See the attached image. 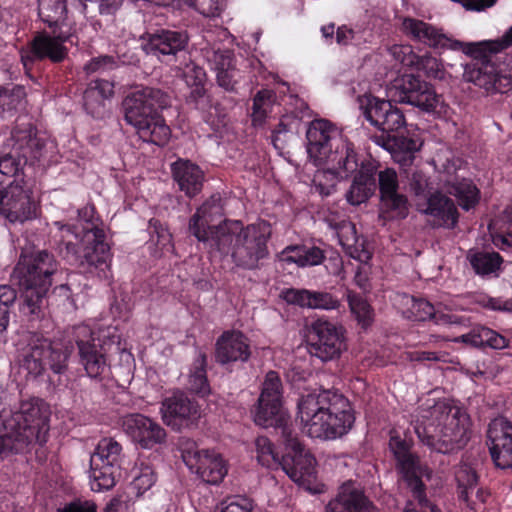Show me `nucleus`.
<instances>
[{
    "instance_id": "nucleus-40",
    "label": "nucleus",
    "mask_w": 512,
    "mask_h": 512,
    "mask_svg": "<svg viewBox=\"0 0 512 512\" xmlns=\"http://www.w3.org/2000/svg\"><path fill=\"white\" fill-rule=\"evenodd\" d=\"M446 190L457 198L459 205L464 210L473 208L479 201V190L471 180L455 179L447 181Z\"/></svg>"
},
{
    "instance_id": "nucleus-37",
    "label": "nucleus",
    "mask_w": 512,
    "mask_h": 512,
    "mask_svg": "<svg viewBox=\"0 0 512 512\" xmlns=\"http://www.w3.org/2000/svg\"><path fill=\"white\" fill-rule=\"evenodd\" d=\"M324 259L323 251L318 247L288 246L279 254V260L298 267L319 265Z\"/></svg>"
},
{
    "instance_id": "nucleus-16",
    "label": "nucleus",
    "mask_w": 512,
    "mask_h": 512,
    "mask_svg": "<svg viewBox=\"0 0 512 512\" xmlns=\"http://www.w3.org/2000/svg\"><path fill=\"white\" fill-rule=\"evenodd\" d=\"M67 40V36L57 33L56 30H53V35L38 33L28 47L21 50V61L25 69H31L35 61L44 59H49L53 63L62 62L68 54L64 46Z\"/></svg>"
},
{
    "instance_id": "nucleus-34",
    "label": "nucleus",
    "mask_w": 512,
    "mask_h": 512,
    "mask_svg": "<svg viewBox=\"0 0 512 512\" xmlns=\"http://www.w3.org/2000/svg\"><path fill=\"white\" fill-rule=\"evenodd\" d=\"M407 306V317L417 321L433 319L436 324L447 325L456 323L452 315L436 312L434 306L425 299H416L412 296L404 297Z\"/></svg>"
},
{
    "instance_id": "nucleus-61",
    "label": "nucleus",
    "mask_w": 512,
    "mask_h": 512,
    "mask_svg": "<svg viewBox=\"0 0 512 512\" xmlns=\"http://www.w3.org/2000/svg\"><path fill=\"white\" fill-rule=\"evenodd\" d=\"M114 64L113 58L109 56H100L91 59L84 66V71L87 74H92L95 72H102L108 67H112Z\"/></svg>"
},
{
    "instance_id": "nucleus-62",
    "label": "nucleus",
    "mask_w": 512,
    "mask_h": 512,
    "mask_svg": "<svg viewBox=\"0 0 512 512\" xmlns=\"http://www.w3.org/2000/svg\"><path fill=\"white\" fill-rule=\"evenodd\" d=\"M58 512H97V506L93 501L77 499L58 509Z\"/></svg>"
},
{
    "instance_id": "nucleus-1",
    "label": "nucleus",
    "mask_w": 512,
    "mask_h": 512,
    "mask_svg": "<svg viewBox=\"0 0 512 512\" xmlns=\"http://www.w3.org/2000/svg\"><path fill=\"white\" fill-rule=\"evenodd\" d=\"M298 416L303 432L321 440L344 436L355 421L348 399L332 390L302 396L298 402Z\"/></svg>"
},
{
    "instance_id": "nucleus-55",
    "label": "nucleus",
    "mask_w": 512,
    "mask_h": 512,
    "mask_svg": "<svg viewBox=\"0 0 512 512\" xmlns=\"http://www.w3.org/2000/svg\"><path fill=\"white\" fill-rule=\"evenodd\" d=\"M253 502L245 496H232L221 503V512H252Z\"/></svg>"
},
{
    "instance_id": "nucleus-20",
    "label": "nucleus",
    "mask_w": 512,
    "mask_h": 512,
    "mask_svg": "<svg viewBox=\"0 0 512 512\" xmlns=\"http://www.w3.org/2000/svg\"><path fill=\"white\" fill-rule=\"evenodd\" d=\"M306 138L309 157L316 165H322L327 154L334 149L343 135L328 120L318 119L310 123Z\"/></svg>"
},
{
    "instance_id": "nucleus-54",
    "label": "nucleus",
    "mask_w": 512,
    "mask_h": 512,
    "mask_svg": "<svg viewBox=\"0 0 512 512\" xmlns=\"http://www.w3.org/2000/svg\"><path fill=\"white\" fill-rule=\"evenodd\" d=\"M341 305L340 300L326 291H313L310 309L335 310Z\"/></svg>"
},
{
    "instance_id": "nucleus-15",
    "label": "nucleus",
    "mask_w": 512,
    "mask_h": 512,
    "mask_svg": "<svg viewBox=\"0 0 512 512\" xmlns=\"http://www.w3.org/2000/svg\"><path fill=\"white\" fill-rule=\"evenodd\" d=\"M14 180L8 186H0V214L10 222H24L35 216V202L31 191Z\"/></svg>"
},
{
    "instance_id": "nucleus-18",
    "label": "nucleus",
    "mask_w": 512,
    "mask_h": 512,
    "mask_svg": "<svg viewBox=\"0 0 512 512\" xmlns=\"http://www.w3.org/2000/svg\"><path fill=\"white\" fill-rule=\"evenodd\" d=\"M83 231V249L78 257L80 266L90 273L96 269L104 271L108 267L110 248L105 242L103 229L93 224H87Z\"/></svg>"
},
{
    "instance_id": "nucleus-21",
    "label": "nucleus",
    "mask_w": 512,
    "mask_h": 512,
    "mask_svg": "<svg viewBox=\"0 0 512 512\" xmlns=\"http://www.w3.org/2000/svg\"><path fill=\"white\" fill-rule=\"evenodd\" d=\"M123 429L133 442L144 449L162 444L166 439L165 429L153 419L142 414H130L123 420Z\"/></svg>"
},
{
    "instance_id": "nucleus-44",
    "label": "nucleus",
    "mask_w": 512,
    "mask_h": 512,
    "mask_svg": "<svg viewBox=\"0 0 512 512\" xmlns=\"http://www.w3.org/2000/svg\"><path fill=\"white\" fill-rule=\"evenodd\" d=\"M255 452L257 461L267 468L276 469L281 465V457L275 451L273 443L265 436L255 439Z\"/></svg>"
},
{
    "instance_id": "nucleus-57",
    "label": "nucleus",
    "mask_w": 512,
    "mask_h": 512,
    "mask_svg": "<svg viewBox=\"0 0 512 512\" xmlns=\"http://www.w3.org/2000/svg\"><path fill=\"white\" fill-rule=\"evenodd\" d=\"M216 78L217 83L220 87L224 88L227 91H234L236 89V85L239 83L241 75L240 72L234 66L227 70H223L221 72L216 73Z\"/></svg>"
},
{
    "instance_id": "nucleus-2",
    "label": "nucleus",
    "mask_w": 512,
    "mask_h": 512,
    "mask_svg": "<svg viewBox=\"0 0 512 512\" xmlns=\"http://www.w3.org/2000/svg\"><path fill=\"white\" fill-rule=\"evenodd\" d=\"M414 430L418 438L432 450L450 453L462 448L468 441L469 417L459 407L446 401L421 407Z\"/></svg>"
},
{
    "instance_id": "nucleus-46",
    "label": "nucleus",
    "mask_w": 512,
    "mask_h": 512,
    "mask_svg": "<svg viewBox=\"0 0 512 512\" xmlns=\"http://www.w3.org/2000/svg\"><path fill=\"white\" fill-rule=\"evenodd\" d=\"M346 297L352 314L355 315L358 322L363 326H368L372 321V309L369 303L361 296L347 289Z\"/></svg>"
},
{
    "instance_id": "nucleus-19",
    "label": "nucleus",
    "mask_w": 512,
    "mask_h": 512,
    "mask_svg": "<svg viewBox=\"0 0 512 512\" xmlns=\"http://www.w3.org/2000/svg\"><path fill=\"white\" fill-rule=\"evenodd\" d=\"M223 215L222 198L220 194H213L190 218L189 232L200 242L211 241V246H213L215 231L221 226L215 225V222L221 220Z\"/></svg>"
},
{
    "instance_id": "nucleus-50",
    "label": "nucleus",
    "mask_w": 512,
    "mask_h": 512,
    "mask_svg": "<svg viewBox=\"0 0 512 512\" xmlns=\"http://www.w3.org/2000/svg\"><path fill=\"white\" fill-rule=\"evenodd\" d=\"M378 187L380 198L399 193V181L396 171L386 168L378 173Z\"/></svg>"
},
{
    "instance_id": "nucleus-26",
    "label": "nucleus",
    "mask_w": 512,
    "mask_h": 512,
    "mask_svg": "<svg viewBox=\"0 0 512 512\" xmlns=\"http://www.w3.org/2000/svg\"><path fill=\"white\" fill-rule=\"evenodd\" d=\"M373 509L361 486L353 481L343 483L335 498L326 505V512H371Z\"/></svg>"
},
{
    "instance_id": "nucleus-42",
    "label": "nucleus",
    "mask_w": 512,
    "mask_h": 512,
    "mask_svg": "<svg viewBox=\"0 0 512 512\" xmlns=\"http://www.w3.org/2000/svg\"><path fill=\"white\" fill-rule=\"evenodd\" d=\"M66 0H38V15L49 27H57L66 19Z\"/></svg>"
},
{
    "instance_id": "nucleus-32",
    "label": "nucleus",
    "mask_w": 512,
    "mask_h": 512,
    "mask_svg": "<svg viewBox=\"0 0 512 512\" xmlns=\"http://www.w3.org/2000/svg\"><path fill=\"white\" fill-rule=\"evenodd\" d=\"M396 461L397 468L402 474L404 480L407 482L414 500L422 507L427 505L428 500L425 495V486L421 481V476L424 474V470L418 457L411 453Z\"/></svg>"
},
{
    "instance_id": "nucleus-28",
    "label": "nucleus",
    "mask_w": 512,
    "mask_h": 512,
    "mask_svg": "<svg viewBox=\"0 0 512 512\" xmlns=\"http://www.w3.org/2000/svg\"><path fill=\"white\" fill-rule=\"evenodd\" d=\"M376 172L377 164L375 161H361V167L346 193V199L351 205H360L372 196L376 189Z\"/></svg>"
},
{
    "instance_id": "nucleus-30",
    "label": "nucleus",
    "mask_w": 512,
    "mask_h": 512,
    "mask_svg": "<svg viewBox=\"0 0 512 512\" xmlns=\"http://www.w3.org/2000/svg\"><path fill=\"white\" fill-rule=\"evenodd\" d=\"M254 422L262 427H274L280 430L283 439V430L288 428L294 431L290 417L282 406V402H271L258 398L257 405L253 410Z\"/></svg>"
},
{
    "instance_id": "nucleus-27",
    "label": "nucleus",
    "mask_w": 512,
    "mask_h": 512,
    "mask_svg": "<svg viewBox=\"0 0 512 512\" xmlns=\"http://www.w3.org/2000/svg\"><path fill=\"white\" fill-rule=\"evenodd\" d=\"M419 211L430 216L435 226L454 228L458 221V212L454 202L442 193H433Z\"/></svg>"
},
{
    "instance_id": "nucleus-3",
    "label": "nucleus",
    "mask_w": 512,
    "mask_h": 512,
    "mask_svg": "<svg viewBox=\"0 0 512 512\" xmlns=\"http://www.w3.org/2000/svg\"><path fill=\"white\" fill-rule=\"evenodd\" d=\"M271 234L265 221L244 227L240 221L225 220L215 231L213 246L222 254H230L236 266L255 270L269 256Z\"/></svg>"
},
{
    "instance_id": "nucleus-33",
    "label": "nucleus",
    "mask_w": 512,
    "mask_h": 512,
    "mask_svg": "<svg viewBox=\"0 0 512 512\" xmlns=\"http://www.w3.org/2000/svg\"><path fill=\"white\" fill-rule=\"evenodd\" d=\"M114 93V84L105 79L91 81L83 95L84 107L93 117H101L105 112V102Z\"/></svg>"
},
{
    "instance_id": "nucleus-64",
    "label": "nucleus",
    "mask_w": 512,
    "mask_h": 512,
    "mask_svg": "<svg viewBox=\"0 0 512 512\" xmlns=\"http://www.w3.org/2000/svg\"><path fill=\"white\" fill-rule=\"evenodd\" d=\"M268 95V92L266 91H259L254 99H253V113H252V116H253V120L254 121H258V122H261L265 115H266V109H265V102H266V97Z\"/></svg>"
},
{
    "instance_id": "nucleus-39",
    "label": "nucleus",
    "mask_w": 512,
    "mask_h": 512,
    "mask_svg": "<svg viewBox=\"0 0 512 512\" xmlns=\"http://www.w3.org/2000/svg\"><path fill=\"white\" fill-rule=\"evenodd\" d=\"M409 203L407 197L402 193L380 198L379 217L385 221L401 220L408 216Z\"/></svg>"
},
{
    "instance_id": "nucleus-31",
    "label": "nucleus",
    "mask_w": 512,
    "mask_h": 512,
    "mask_svg": "<svg viewBox=\"0 0 512 512\" xmlns=\"http://www.w3.org/2000/svg\"><path fill=\"white\" fill-rule=\"evenodd\" d=\"M173 178L186 196L194 197L203 187L204 173L200 167L189 160H178L171 166Z\"/></svg>"
},
{
    "instance_id": "nucleus-59",
    "label": "nucleus",
    "mask_w": 512,
    "mask_h": 512,
    "mask_svg": "<svg viewBox=\"0 0 512 512\" xmlns=\"http://www.w3.org/2000/svg\"><path fill=\"white\" fill-rule=\"evenodd\" d=\"M397 147L404 152V161H412L414 153L419 150L420 145L417 140L407 137H400L396 140Z\"/></svg>"
},
{
    "instance_id": "nucleus-9",
    "label": "nucleus",
    "mask_w": 512,
    "mask_h": 512,
    "mask_svg": "<svg viewBox=\"0 0 512 512\" xmlns=\"http://www.w3.org/2000/svg\"><path fill=\"white\" fill-rule=\"evenodd\" d=\"M388 94L394 101L415 106L424 112L440 113L443 108V99L434 87L413 74L395 79Z\"/></svg>"
},
{
    "instance_id": "nucleus-29",
    "label": "nucleus",
    "mask_w": 512,
    "mask_h": 512,
    "mask_svg": "<svg viewBox=\"0 0 512 512\" xmlns=\"http://www.w3.org/2000/svg\"><path fill=\"white\" fill-rule=\"evenodd\" d=\"M403 31L414 40L431 47H451L457 49L461 46L458 41L452 42L445 34L429 23L414 18H406L403 21Z\"/></svg>"
},
{
    "instance_id": "nucleus-6",
    "label": "nucleus",
    "mask_w": 512,
    "mask_h": 512,
    "mask_svg": "<svg viewBox=\"0 0 512 512\" xmlns=\"http://www.w3.org/2000/svg\"><path fill=\"white\" fill-rule=\"evenodd\" d=\"M168 104L169 97L160 89L142 88L123 100L124 119L143 141L163 146L168 142L171 130L158 110Z\"/></svg>"
},
{
    "instance_id": "nucleus-22",
    "label": "nucleus",
    "mask_w": 512,
    "mask_h": 512,
    "mask_svg": "<svg viewBox=\"0 0 512 512\" xmlns=\"http://www.w3.org/2000/svg\"><path fill=\"white\" fill-rule=\"evenodd\" d=\"M487 433L495 465L501 469L512 468V423L504 417L495 418Z\"/></svg>"
},
{
    "instance_id": "nucleus-48",
    "label": "nucleus",
    "mask_w": 512,
    "mask_h": 512,
    "mask_svg": "<svg viewBox=\"0 0 512 512\" xmlns=\"http://www.w3.org/2000/svg\"><path fill=\"white\" fill-rule=\"evenodd\" d=\"M259 398L262 401L282 402V383L277 372L269 371L266 374Z\"/></svg>"
},
{
    "instance_id": "nucleus-12",
    "label": "nucleus",
    "mask_w": 512,
    "mask_h": 512,
    "mask_svg": "<svg viewBox=\"0 0 512 512\" xmlns=\"http://www.w3.org/2000/svg\"><path fill=\"white\" fill-rule=\"evenodd\" d=\"M94 332L86 324L73 326L69 332V339L78 347L81 364L89 377H99L107 367L105 345L96 339Z\"/></svg>"
},
{
    "instance_id": "nucleus-45",
    "label": "nucleus",
    "mask_w": 512,
    "mask_h": 512,
    "mask_svg": "<svg viewBox=\"0 0 512 512\" xmlns=\"http://www.w3.org/2000/svg\"><path fill=\"white\" fill-rule=\"evenodd\" d=\"M206 355L199 354L194 362V369L189 376L190 389L201 396L209 394L210 387L206 376Z\"/></svg>"
},
{
    "instance_id": "nucleus-5",
    "label": "nucleus",
    "mask_w": 512,
    "mask_h": 512,
    "mask_svg": "<svg viewBox=\"0 0 512 512\" xmlns=\"http://www.w3.org/2000/svg\"><path fill=\"white\" fill-rule=\"evenodd\" d=\"M58 270V262L53 254L40 250L28 256H21L14 268L12 281L21 293V312L31 319H38L43 312V305L51 277Z\"/></svg>"
},
{
    "instance_id": "nucleus-43",
    "label": "nucleus",
    "mask_w": 512,
    "mask_h": 512,
    "mask_svg": "<svg viewBox=\"0 0 512 512\" xmlns=\"http://www.w3.org/2000/svg\"><path fill=\"white\" fill-rule=\"evenodd\" d=\"M496 69L491 64L475 65L465 71V78L476 86L492 91L495 87Z\"/></svg>"
},
{
    "instance_id": "nucleus-36",
    "label": "nucleus",
    "mask_w": 512,
    "mask_h": 512,
    "mask_svg": "<svg viewBox=\"0 0 512 512\" xmlns=\"http://www.w3.org/2000/svg\"><path fill=\"white\" fill-rule=\"evenodd\" d=\"M48 349L49 341L47 339H37L29 344L23 351L20 360L21 369L33 378L41 375L45 369V358Z\"/></svg>"
},
{
    "instance_id": "nucleus-52",
    "label": "nucleus",
    "mask_w": 512,
    "mask_h": 512,
    "mask_svg": "<svg viewBox=\"0 0 512 512\" xmlns=\"http://www.w3.org/2000/svg\"><path fill=\"white\" fill-rule=\"evenodd\" d=\"M312 293L313 291L307 289L288 288L282 290L280 296L288 304L310 309Z\"/></svg>"
},
{
    "instance_id": "nucleus-47",
    "label": "nucleus",
    "mask_w": 512,
    "mask_h": 512,
    "mask_svg": "<svg viewBox=\"0 0 512 512\" xmlns=\"http://www.w3.org/2000/svg\"><path fill=\"white\" fill-rule=\"evenodd\" d=\"M204 56L211 69L216 73L227 70L235 66L234 55L228 49L209 48L205 50Z\"/></svg>"
},
{
    "instance_id": "nucleus-4",
    "label": "nucleus",
    "mask_w": 512,
    "mask_h": 512,
    "mask_svg": "<svg viewBox=\"0 0 512 512\" xmlns=\"http://www.w3.org/2000/svg\"><path fill=\"white\" fill-rule=\"evenodd\" d=\"M49 409L40 399L22 401L19 407L5 416L0 445L14 453L28 451L33 445H43L48 439Z\"/></svg>"
},
{
    "instance_id": "nucleus-10",
    "label": "nucleus",
    "mask_w": 512,
    "mask_h": 512,
    "mask_svg": "<svg viewBox=\"0 0 512 512\" xmlns=\"http://www.w3.org/2000/svg\"><path fill=\"white\" fill-rule=\"evenodd\" d=\"M121 445L112 438L101 439L90 457V485L96 492L115 485L122 457Z\"/></svg>"
},
{
    "instance_id": "nucleus-53",
    "label": "nucleus",
    "mask_w": 512,
    "mask_h": 512,
    "mask_svg": "<svg viewBox=\"0 0 512 512\" xmlns=\"http://www.w3.org/2000/svg\"><path fill=\"white\" fill-rule=\"evenodd\" d=\"M407 185L415 196H425L429 187L428 177L420 170L406 172Z\"/></svg>"
},
{
    "instance_id": "nucleus-38",
    "label": "nucleus",
    "mask_w": 512,
    "mask_h": 512,
    "mask_svg": "<svg viewBox=\"0 0 512 512\" xmlns=\"http://www.w3.org/2000/svg\"><path fill=\"white\" fill-rule=\"evenodd\" d=\"M26 104V90L22 85L0 86V116H12Z\"/></svg>"
},
{
    "instance_id": "nucleus-24",
    "label": "nucleus",
    "mask_w": 512,
    "mask_h": 512,
    "mask_svg": "<svg viewBox=\"0 0 512 512\" xmlns=\"http://www.w3.org/2000/svg\"><path fill=\"white\" fill-rule=\"evenodd\" d=\"M188 45V35L183 31L162 29L147 34L143 39L142 48L147 54L158 57H175Z\"/></svg>"
},
{
    "instance_id": "nucleus-23",
    "label": "nucleus",
    "mask_w": 512,
    "mask_h": 512,
    "mask_svg": "<svg viewBox=\"0 0 512 512\" xmlns=\"http://www.w3.org/2000/svg\"><path fill=\"white\" fill-rule=\"evenodd\" d=\"M184 462L195 470L198 476L208 484L220 483L227 474V468L222 457L208 450H185Z\"/></svg>"
},
{
    "instance_id": "nucleus-41",
    "label": "nucleus",
    "mask_w": 512,
    "mask_h": 512,
    "mask_svg": "<svg viewBox=\"0 0 512 512\" xmlns=\"http://www.w3.org/2000/svg\"><path fill=\"white\" fill-rule=\"evenodd\" d=\"M467 260L476 274L481 276L496 273L500 269L501 256L496 252H483L470 250Z\"/></svg>"
},
{
    "instance_id": "nucleus-49",
    "label": "nucleus",
    "mask_w": 512,
    "mask_h": 512,
    "mask_svg": "<svg viewBox=\"0 0 512 512\" xmlns=\"http://www.w3.org/2000/svg\"><path fill=\"white\" fill-rule=\"evenodd\" d=\"M156 476L153 469L148 465H142L135 472L133 481L131 482V489H133L137 496L142 495L149 490L155 483Z\"/></svg>"
},
{
    "instance_id": "nucleus-11",
    "label": "nucleus",
    "mask_w": 512,
    "mask_h": 512,
    "mask_svg": "<svg viewBox=\"0 0 512 512\" xmlns=\"http://www.w3.org/2000/svg\"><path fill=\"white\" fill-rule=\"evenodd\" d=\"M283 443L286 453L281 457V468L289 478L300 485L309 484L314 479L315 458L299 442L295 431L283 430Z\"/></svg>"
},
{
    "instance_id": "nucleus-58",
    "label": "nucleus",
    "mask_w": 512,
    "mask_h": 512,
    "mask_svg": "<svg viewBox=\"0 0 512 512\" xmlns=\"http://www.w3.org/2000/svg\"><path fill=\"white\" fill-rule=\"evenodd\" d=\"M417 64L418 68L423 70L427 74V76L433 78L441 77L440 64L436 58L429 55H424L419 58Z\"/></svg>"
},
{
    "instance_id": "nucleus-14",
    "label": "nucleus",
    "mask_w": 512,
    "mask_h": 512,
    "mask_svg": "<svg viewBox=\"0 0 512 512\" xmlns=\"http://www.w3.org/2000/svg\"><path fill=\"white\" fill-rule=\"evenodd\" d=\"M309 351L322 361H330L340 356L345 349L342 327L318 319L310 328Z\"/></svg>"
},
{
    "instance_id": "nucleus-17",
    "label": "nucleus",
    "mask_w": 512,
    "mask_h": 512,
    "mask_svg": "<svg viewBox=\"0 0 512 512\" xmlns=\"http://www.w3.org/2000/svg\"><path fill=\"white\" fill-rule=\"evenodd\" d=\"M163 422L175 431L191 428L201 417L198 404L182 392L166 397L161 404Z\"/></svg>"
},
{
    "instance_id": "nucleus-13",
    "label": "nucleus",
    "mask_w": 512,
    "mask_h": 512,
    "mask_svg": "<svg viewBox=\"0 0 512 512\" xmlns=\"http://www.w3.org/2000/svg\"><path fill=\"white\" fill-rule=\"evenodd\" d=\"M358 104L364 118L383 133L399 131L406 125L402 111L389 100L365 94L358 97Z\"/></svg>"
},
{
    "instance_id": "nucleus-8",
    "label": "nucleus",
    "mask_w": 512,
    "mask_h": 512,
    "mask_svg": "<svg viewBox=\"0 0 512 512\" xmlns=\"http://www.w3.org/2000/svg\"><path fill=\"white\" fill-rule=\"evenodd\" d=\"M324 164L329 168L319 171L314 177L315 190L322 196H329L334 192L337 176L348 177L361 167L354 145L344 136L327 154L322 165Z\"/></svg>"
},
{
    "instance_id": "nucleus-7",
    "label": "nucleus",
    "mask_w": 512,
    "mask_h": 512,
    "mask_svg": "<svg viewBox=\"0 0 512 512\" xmlns=\"http://www.w3.org/2000/svg\"><path fill=\"white\" fill-rule=\"evenodd\" d=\"M11 152L0 157V173L23 181L20 174L28 162L40 161L45 154V139L31 123L18 124L11 132Z\"/></svg>"
},
{
    "instance_id": "nucleus-51",
    "label": "nucleus",
    "mask_w": 512,
    "mask_h": 512,
    "mask_svg": "<svg viewBox=\"0 0 512 512\" xmlns=\"http://www.w3.org/2000/svg\"><path fill=\"white\" fill-rule=\"evenodd\" d=\"M68 352L59 345H52L49 342V349L45 358V365L48 364L50 369L57 374L62 373L67 367Z\"/></svg>"
},
{
    "instance_id": "nucleus-56",
    "label": "nucleus",
    "mask_w": 512,
    "mask_h": 512,
    "mask_svg": "<svg viewBox=\"0 0 512 512\" xmlns=\"http://www.w3.org/2000/svg\"><path fill=\"white\" fill-rule=\"evenodd\" d=\"M480 338L482 346H489L493 349H503L508 346V341L504 336L487 327L480 326Z\"/></svg>"
},
{
    "instance_id": "nucleus-63",
    "label": "nucleus",
    "mask_w": 512,
    "mask_h": 512,
    "mask_svg": "<svg viewBox=\"0 0 512 512\" xmlns=\"http://www.w3.org/2000/svg\"><path fill=\"white\" fill-rule=\"evenodd\" d=\"M486 48L491 53H498L510 46H512V26L505 32V34L494 41L486 42Z\"/></svg>"
},
{
    "instance_id": "nucleus-35",
    "label": "nucleus",
    "mask_w": 512,
    "mask_h": 512,
    "mask_svg": "<svg viewBox=\"0 0 512 512\" xmlns=\"http://www.w3.org/2000/svg\"><path fill=\"white\" fill-rule=\"evenodd\" d=\"M455 479L458 487V496L468 506L473 508V496L484 501L482 492L477 489L478 475L473 467L461 463L455 470Z\"/></svg>"
},
{
    "instance_id": "nucleus-60",
    "label": "nucleus",
    "mask_w": 512,
    "mask_h": 512,
    "mask_svg": "<svg viewBox=\"0 0 512 512\" xmlns=\"http://www.w3.org/2000/svg\"><path fill=\"white\" fill-rule=\"evenodd\" d=\"M389 447L396 460L406 457L411 454L410 444L399 436H391L389 440Z\"/></svg>"
},
{
    "instance_id": "nucleus-25",
    "label": "nucleus",
    "mask_w": 512,
    "mask_h": 512,
    "mask_svg": "<svg viewBox=\"0 0 512 512\" xmlns=\"http://www.w3.org/2000/svg\"><path fill=\"white\" fill-rule=\"evenodd\" d=\"M215 347V359L221 365L246 362L251 356L250 342L240 331L223 332Z\"/></svg>"
}]
</instances>
